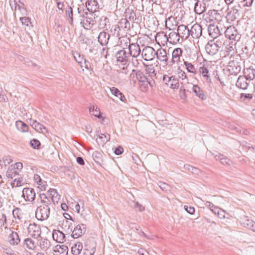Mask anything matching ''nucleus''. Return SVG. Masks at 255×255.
Wrapping results in <instances>:
<instances>
[{"label":"nucleus","mask_w":255,"mask_h":255,"mask_svg":"<svg viewBox=\"0 0 255 255\" xmlns=\"http://www.w3.org/2000/svg\"><path fill=\"white\" fill-rule=\"evenodd\" d=\"M135 75L142 91H147L149 87L152 89L155 87L154 80L151 77H149V76H147L146 75L144 74V72L138 70L135 73Z\"/></svg>","instance_id":"f257e3e1"},{"label":"nucleus","mask_w":255,"mask_h":255,"mask_svg":"<svg viewBox=\"0 0 255 255\" xmlns=\"http://www.w3.org/2000/svg\"><path fill=\"white\" fill-rule=\"evenodd\" d=\"M241 58L233 57V60H231L228 63L229 71L230 73L235 75L239 74L241 70Z\"/></svg>","instance_id":"f03ea898"},{"label":"nucleus","mask_w":255,"mask_h":255,"mask_svg":"<svg viewBox=\"0 0 255 255\" xmlns=\"http://www.w3.org/2000/svg\"><path fill=\"white\" fill-rule=\"evenodd\" d=\"M50 215L49 206H39L35 211V217L39 221L47 220Z\"/></svg>","instance_id":"7ed1b4c3"},{"label":"nucleus","mask_w":255,"mask_h":255,"mask_svg":"<svg viewBox=\"0 0 255 255\" xmlns=\"http://www.w3.org/2000/svg\"><path fill=\"white\" fill-rule=\"evenodd\" d=\"M117 61L123 65H128L130 60L129 53H127L124 49L118 50L115 54Z\"/></svg>","instance_id":"20e7f679"},{"label":"nucleus","mask_w":255,"mask_h":255,"mask_svg":"<svg viewBox=\"0 0 255 255\" xmlns=\"http://www.w3.org/2000/svg\"><path fill=\"white\" fill-rule=\"evenodd\" d=\"M225 35L227 38L235 41H239L241 36L236 28L234 26H230L226 29L225 31Z\"/></svg>","instance_id":"39448f33"},{"label":"nucleus","mask_w":255,"mask_h":255,"mask_svg":"<svg viewBox=\"0 0 255 255\" xmlns=\"http://www.w3.org/2000/svg\"><path fill=\"white\" fill-rule=\"evenodd\" d=\"M163 81L170 88L177 89L179 88V80L175 76H169L167 75L163 76Z\"/></svg>","instance_id":"423d86ee"},{"label":"nucleus","mask_w":255,"mask_h":255,"mask_svg":"<svg viewBox=\"0 0 255 255\" xmlns=\"http://www.w3.org/2000/svg\"><path fill=\"white\" fill-rule=\"evenodd\" d=\"M156 51L154 49L150 46L145 47L142 51L141 56L145 61L152 60L154 58Z\"/></svg>","instance_id":"0eeeda50"},{"label":"nucleus","mask_w":255,"mask_h":255,"mask_svg":"<svg viewBox=\"0 0 255 255\" xmlns=\"http://www.w3.org/2000/svg\"><path fill=\"white\" fill-rule=\"evenodd\" d=\"M219 45L214 40H210L205 46L206 52L210 55H215L219 50Z\"/></svg>","instance_id":"6e6552de"},{"label":"nucleus","mask_w":255,"mask_h":255,"mask_svg":"<svg viewBox=\"0 0 255 255\" xmlns=\"http://www.w3.org/2000/svg\"><path fill=\"white\" fill-rule=\"evenodd\" d=\"M22 197L26 201L33 202L35 199V192L34 189L31 188H24L22 190Z\"/></svg>","instance_id":"1a4fd4ad"},{"label":"nucleus","mask_w":255,"mask_h":255,"mask_svg":"<svg viewBox=\"0 0 255 255\" xmlns=\"http://www.w3.org/2000/svg\"><path fill=\"white\" fill-rule=\"evenodd\" d=\"M28 233L34 238L38 239L41 234V228L39 225L34 223L30 224L28 227Z\"/></svg>","instance_id":"9d476101"},{"label":"nucleus","mask_w":255,"mask_h":255,"mask_svg":"<svg viewBox=\"0 0 255 255\" xmlns=\"http://www.w3.org/2000/svg\"><path fill=\"white\" fill-rule=\"evenodd\" d=\"M128 49L129 54L132 58H137L141 53L140 46L137 43H131Z\"/></svg>","instance_id":"9b49d317"},{"label":"nucleus","mask_w":255,"mask_h":255,"mask_svg":"<svg viewBox=\"0 0 255 255\" xmlns=\"http://www.w3.org/2000/svg\"><path fill=\"white\" fill-rule=\"evenodd\" d=\"M86 231V226L82 224L76 226L71 234V237L74 239H77L84 234Z\"/></svg>","instance_id":"f8f14e48"},{"label":"nucleus","mask_w":255,"mask_h":255,"mask_svg":"<svg viewBox=\"0 0 255 255\" xmlns=\"http://www.w3.org/2000/svg\"><path fill=\"white\" fill-rule=\"evenodd\" d=\"M183 50L180 48H175L172 53V59L170 62L169 65L172 66V64L178 63L180 62V57L182 56Z\"/></svg>","instance_id":"ddd939ff"},{"label":"nucleus","mask_w":255,"mask_h":255,"mask_svg":"<svg viewBox=\"0 0 255 255\" xmlns=\"http://www.w3.org/2000/svg\"><path fill=\"white\" fill-rule=\"evenodd\" d=\"M202 28L201 25L196 23L194 24L190 29V35L194 39L199 38L202 35Z\"/></svg>","instance_id":"4468645a"},{"label":"nucleus","mask_w":255,"mask_h":255,"mask_svg":"<svg viewBox=\"0 0 255 255\" xmlns=\"http://www.w3.org/2000/svg\"><path fill=\"white\" fill-rule=\"evenodd\" d=\"M190 29L187 26L180 24L177 27V32L182 39H186L190 36Z\"/></svg>","instance_id":"2eb2a0df"},{"label":"nucleus","mask_w":255,"mask_h":255,"mask_svg":"<svg viewBox=\"0 0 255 255\" xmlns=\"http://www.w3.org/2000/svg\"><path fill=\"white\" fill-rule=\"evenodd\" d=\"M241 223L244 227L255 232V223L252 220L249 219L248 217L244 216L241 218Z\"/></svg>","instance_id":"dca6fc26"},{"label":"nucleus","mask_w":255,"mask_h":255,"mask_svg":"<svg viewBox=\"0 0 255 255\" xmlns=\"http://www.w3.org/2000/svg\"><path fill=\"white\" fill-rule=\"evenodd\" d=\"M110 38V34L103 31L100 32L98 37V41L102 46H104L108 44Z\"/></svg>","instance_id":"f3484780"},{"label":"nucleus","mask_w":255,"mask_h":255,"mask_svg":"<svg viewBox=\"0 0 255 255\" xmlns=\"http://www.w3.org/2000/svg\"><path fill=\"white\" fill-rule=\"evenodd\" d=\"M52 235L53 240L57 243H63L66 241L65 234L59 230H53Z\"/></svg>","instance_id":"a211bd4d"},{"label":"nucleus","mask_w":255,"mask_h":255,"mask_svg":"<svg viewBox=\"0 0 255 255\" xmlns=\"http://www.w3.org/2000/svg\"><path fill=\"white\" fill-rule=\"evenodd\" d=\"M209 35L214 39L217 38L220 35V30L217 25L211 24L208 27Z\"/></svg>","instance_id":"6ab92c4d"},{"label":"nucleus","mask_w":255,"mask_h":255,"mask_svg":"<svg viewBox=\"0 0 255 255\" xmlns=\"http://www.w3.org/2000/svg\"><path fill=\"white\" fill-rule=\"evenodd\" d=\"M30 125L36 131L42 133H46L48 132L47 128L41 124L37 122L35 120H30Z\"/></svg>","instance_id":"aec40b11"},{"label":"nucleus","mask_w":255,"mask_h":255,"mask_svg":"<svg viewBox=\"0 0 255 255\" xmlns=\"http://www.w3.org/2000/svg\"><path fill=\"white\" fill-rule=\"evenodd\" d=\"M87 10L91 13L96 12L99 7L98 2L96 0H88L86 2Z\"/></svg>","instance_id":"412c9836"},{"label":"nucleus","mask_w":255,"mask_h":255,"mask_svg":"<svg viewBox=\"0 0 255 255\" xmlns=\"http://www.w3.org/2000/svg\"><path fill=\"white\" fill-rule=\"evenodd\" d=\"M249 80L245 76H240L236 82V86L243 90H246L249 85Z\"/></svg>","instance_id":"4be33fe9"},{"label":"nucleus","mask_w":255,"mask_h":255,"mask_svg":"<svg viewBox=\"0 0 255 255\" xmlns=\"http://www.w3.org/2000/svg\"><path fill=\"white\" fill-rule=\"evenodd\" d=\"M54 255H67L68 253V247L64 245H56L53 250Z\"/></svg>","instance_id":"5701e85b"},{"label":"nucleus","mask_w":255,"mask_h":255,"mask_svg":"<svg viewBox=\"0 0 255 255\" xmlns=\"http://www.w3.org/2000/svg\"><path fill=\"white\" fill-rule=\"evenodd\" d=\"M165 36L166 37L167 41L172 44H177L179 42L180 37L178 32L172 31L169 33L168 36L166 34H165Z\"/></svg>","instance_id":"b1692460"},{"label":"nucleus","mask_w":255,"mask_h":255,"mask_svg":"<svg viewBox=\"0 0 255 255\" xmlns=\"http://www.w3.org/2000/svg\"><path fill=\"white\" fill-rule=\"evenodd\" d=\"M157 59L160 61L164 62L166 65L170 64V62H168V58L167 56V53L165 50L163 49H158L156 51V54Z\"/></svg>","instance_id":"393cba45"},{"label":"nucleus","mask_w":255,"mask_h":255,"mask_svg":"<svg viewBox=\"0 0 255 255\" xmlns=\"http://www.w3.org/2000/svg\"><path fill=\"white\" fill-rule=\"evenodd\" d=\"M144 65L145 67V72H144V74L149 76V77H151L152 79L156 78L157 73L155 70L154 66L152 64L147 65L144 64Z\"/></svg>","instance_id":"a878e982"},{"label":"nucleus","mask_w":255,"mask_h":255,"mask_svg":"<svg viewBox=\"0 0 255 255\" xmlns=\"http://www.w3.org/2000/svg\"><path fill=\"white\" fill-rule=\"evenodd\" d=\"M193 92L195 93L201 100L204 101L206 99L207 97L204 94V91L199 87L198 85H193L192 87Z\"/></svg>","instance_id":"bb28decb"},{"label":"nucleus","mask_w":255,"mask_h":255,"mask_svg":"<svg viewBox=\"0 0 255 255\" xmlns=\"http://www.w3.org/2000/svg\"><path fill=\"white\" fill-rule=\"evenodd\" d=\"M8 240L11 245H17L20 242V239L18 234L16 232L12 231L8 236Z\"/></svg>","instance_id":"cd10ccee"},{"label":"nucleus","mask_w":255,"mask_h":255,"mask_svg":"<svg viewBox=\"0 0 255 255\" xmlns=\"http://www.w3.org/2000/svg\"><path fill=\"white\" fill-rule=\"evenodd\" d=\"M110 91L113 96L119 98L122 102L126 101L124 95L117 88L115 87L110 88Z\"/></svg>","instance_id":"c85d7f7f"},{"label":"nucleus","mask_w":255,"mask_h":255,"mask_svg":"<svg viewBox=\"0 0 255 255\" xmlns=\"http://www.w3.org/2000/svg\"><path fill=\"white\" fill-rule=\"evenodd\" d=\"M233 47L232 46H225L224 49H222L220 51V57L225 58L227 56H230V58L232 57Z\"/></svg>","instance_id":"c756f323"},{"label":"nucleus","mask_w":255,"mask_h":255,"mask_svg":"<svg viewBox=\"0 0 255 255\" xmlns=\"http://www.w3.org/2000/svg\"><path fill=\"white\" fill-rule=\"evenodd\" d=\"M83 245L80 242L74 244L71 247V253L73 255H79L82 253Z\"/></svg>","instance_id":"7c9ffc66"},{"label":"nucleus","mask_w":255,"mask_h":255,"mask_svg":"<svg viewBox=\"0 0 255 255\" xmlns=\"http://www.w3.org/2000/svg\"><path fill=\"white\" fill-rule=\"evenodd\" d=\"M244 76L250 81L255 77V70L253 68H249L244 70Z\"/></svg>","instance_id":"2f4dec72"},{"label":"nucleus","mask_w":255,"mask_h":255,"mask_svg":"<svg viewBox=\"0 0 255 255\" xmlns=\"http://www.w3.org/2000/svg\"><path fill=\"white\" fill-rule=\"evenodd\" d=\"M119 39L120 40V44L122 47V49L125 50L127 48H128L130 45H131V43H130V38H128L127 37H122L121 38H119Z\"/></svg>","instance_id":"473e14b6"},{"label":"nucleus","mask_w":255,"mask_h":255,"mask_svg":"<svg viewBox=\"0 0 255 255\" xmlns=\"http://www.w3.org/2000/svg\"><path fill=\"white\" fill-rule=\"evenodd\" d=\"M40 248L44 251H46L50 246V242L47 239L41 238L38 241Z\"/></svg>","instance_id":"72a5a7b5"},{"label":"nucleus","mask_w":255,"mask_h":255,"mask_svg":"<svg viewBox=\"0 0 255 255\" xmlns=\"http://www.w3.org/2000/svg\"><path fill=\"white\" fill-rule=\"evenodd\" d=\"M18 171L15 170L14 166H10L6 171V175L7 178L12 179L17 175H18Z\"/></svg>","instance_id":"f704fd0d"},{"label":"nucleus","mask_w":255,"mask_h":255,"mask_svg":"<svg viewBox=\"0 0 255 255\" xmlns=\"http://www.w3.org/2000/svg\"><path fill=\"white\" fill-rule=\"evenodd\" d=\"M15 126L17 129L22 132H26L28 129V126L21 121H17L15 123Z\"/></svg>","instance_id":"c9c22d12"},{"label":"nucleus","mask_w":255,"mask_h":255,"mask_svg":"<svg viewBox=\"0 0 255 255\" xmlns=\"http://www.w3.org/2000/svg\"><path fill=\"white\" fill-rule=\"evenodd\" d=\"M241 9V6L240 3L237 2L233 6L231 7V10L229 13H232L234 18H236L237 16H239V11Z\"/></svg>","instance_id":"e433bc0d"},{"label":"nucleus","mask_w":255,"mask_h":255,"mask_svg":"<svg viewBox=\"0 0 255 255\" xmlns=\"http://www.w3.org/2000/svg\"><path fill=\"white\" fill-rule=\"evenodd\" d=\"M206 9L205 5H202L201 3H199V1H196L194 5V11L197 14H201L203 13Z\"/></svg>","instance_id":"4c0bfd02"},{"label":"nucleus","mask_w":255,"mask_h":255,"mask_svg":"<svg viewBox=\"0 0 255 255\" xmlns=\"http://www.w3.org/2000/svg\"><path fill=\"white\" fill-rule=\"evenodd\" d=\"M39 196L40 203L42 204L41 206H49L51 204L50 198H48L45 194H40Z\"/></svg>","instance_id":"58836bf2"},{"label":"nucleus","mask_w":255,"mask_h":255,"mask_svg":"<svg viewBox=\"0 0 255 255\" xmlns=\"http://www.w3.org/2000/svg\"><path fill=\"white\" fill-rule=\"evenodd\" d=\"M118 24L121 28L125 29L128 30H129L130 28V24L127 18H122Z\"/></svg>","instance_id":"ea45409f"},{"label":"nucleus","mask_w":255,"mask_h":255,"mask_svg":"<svg viewBox=\"0 0 255 255\" xmlns=\"http://www.w3.org/2000/svg\"><path fill=\"white\" fill-rule=\"evenodd\" d=\"M95 251L96 249L95 246H93L91 249H89L88 245L86 244L81 254L83 255H94Z\"/></svg>","instance_id":"a19ab883"},{"label":"nucleus","mask_w":255,"mask_h":255,"mask_svg":"<svg viewBox=\"0 0 255 255\" xmlns=\"http://www.w3.org/2000/svg\"><path fill=\"white\" fill-rule=\"evenodd\" d=\"M110 135L109 134H107L105 135L103 133H101V135H99V140L97 139V142H100V144L104 145L108 141L110 140Z\"/></svg>","instance_id":"79ce46f5"},{"label":"nucleus","mask_w":255,"mask_h":255,"mask_svg":"<svg viewBox=\"0 0 255 255\" xmlns=\"http://www.w3.org/2000/svg\"><path fill=\"white\" fill-rule=\"evenodd\" d=\"M184 168L196 175H199L201 173V170L200 169L189 164H185L184 165Z\"/></svg>","instance_id":"37998d69"},{"label":"nucleus","mask_w":255,"mask_h":255,"mask_svg":"<svg viewBox=\"0 0 255 255\" xmlns=\"http://www.w3.org/2000/svg\"><path fill=\"white\" fill-rule=\"evenodd\" d=\"M24 245L30 250H34L36 247L35 242L30 238H26L24 240Z\"/></svg>","instance_id":"c03bdc74"},{"label":"nucleus","mask_w":255,"mask_h":255,"mask_svg":"<svg viewBox=\"0 0 255 255\" xmlns=\"http://www.w3.org/2000/svg\"><path fill=\"white\" fill-rule=\"evenodd\" d=\"M109 19L105 16H102L99 20V27L100 28H107V23H109Z\"/></svg>","instance_id":"a18cd8bd"},{"label":"nucleus","mask_w":255,"mask_h":255,"mask_svg":"<svg viewBox=\"0 0 255 255\" xmlns=\"http://www.w3.org/2000/svg\"><path fill=\"white\" fill-rule=\"evenodd\" d=\"M92 157L96 163L101 165L102 161V155L100 152L97 151H94L92 154Z\"/></svg>","instance_id":"49530a36"},{"label":"nucleus","mask_w":255,"mask_h":255,"mask_svg":"<svg viewBox=\"0 0 255 255\" xmlns=\"http://www.w3.org/2000/svg\"><path fill=\"white\" fill-rule=\"evenodd\" d=\"M25 181H23L22 178H15L11 183V186L12 188L22 186L24 184Z\"/></svg>","instance_id":"de8ad7c7"},{"label":"nucleus","mask_w":255,"mask_h":255,"mask_svg":"<svg viewBox=\"0 0 255 255\" xmlns=\"http://www.w3.org/2000/svg\"><path fill=\"white\" fill-rule=\"evenodd\" d=\"M183 61H184V65L186 66V68L187 70H188V71L189 72L196 74L197 73V71L195 70L194 66L191 63H189L187 61H185L184 60H183Z\"/></svg>","instance_id":"09e8293b"},{"label":"nucleus","mask_w":255,"mask_h":255,"mask_svg":"<svg viewBox=\"0 0 255 255\" xmlns=\"http://www.w3.org/2000/svg\"><path fill=\"white\" fill-rule=\"evenodd\" d=\"M66 15L68 16L70 19V24L72 25L73 21V13L72 8L71 6L68 5L66 7Z\"/></svg>","instance_id":"8fccbe9b"},{"label":"nucleus","mask_w":255,"mask_h":255,"mask_svg":"<svg viewBox=\"0 0 255 255\" xmlns=\"http://www.w3.org/2000/svg\"><path fill=\"white\" fill-rule=\"evenodd\" d=\"M31 146L34 148L38 149L40 148L41 145L40 142L37 139L33 138L30 141Z\"/></svg>","instance_id":"3c124183"},{"label":"nucleus","mask_w":255,"mask_h":255,"mask_svg":"<svg viewBox=\"0 0 255 255\" xmlns=\"http://www.w3.org/2000/svg\"><path fill=\"white\" fill-rule=\"evenodd\" d=\"M240 99H242L243 102H247L253 99V95L252 94L241 93Z\"/></svg>","instance_id":"603ef678"},{"label":"nucleus","mask_w":255,"mask_h":255,"mask_svg":"<svg viewBox=\"0 0 255 255\" xmlns=\"http://www.w3.org/2000/svg\"><path fill=\"white\" fill-rule=\"evenodd\" d=\"M21 22L22 24L25 25L27 26H31L33 27V25L32 24L31 19L28 17H22L20 18Z\"/></svg>","instance_id":"864d4df0"},{"label":"nucleus","mask_w":255,"mask_h":255,"mask_svg":"<svg viewBox=\"0 0 255 255\" xmlns=\"http://www.w3.org/2000/svg\"><path fill=\"white\" fill-rule=\"evenodd\" d=\"M114 28V30L111 29V31L113 32L114 35H115L116 37H119L121 35L120 31L121 29V27L119 25V24H116L112 27V28Z\"/></svg>","instance_id":"5fc2aeb1"},{"label":"nucleus","mask_w":255,"mask_h":255,"mask_svg":"<svg viewBox=\"0 0 255 255\" xmlns=\"http://www.w3.org/2000/svg\"><path fill=\"white\" fill-rule=\"evenodd\" d=\"M242 52L241 54L242 55V57L246 58L250 57L251 55V51H250L247 46H245L244 47L242 48Z\"/></svg>","instance_id":"6e6d98bb"},{"label":"nucleus","mask_w":255,"mask_h":255,"mask_svg":"<svg viewBox=\"0 0 255 255\" xmlns=\"http://www.w3.org/2000/svg\"><path fill=\"white\" fill-rule=\"evenodd\" d=\"M83 23L91 28L94 24V20L92 18H90L88 17H86L83 20Z\"/></svg>","instance_id":"4d7b16f0"},{"label":"nucleus","mask_w":255,"mask_h":255,"mask_svg":"<svg viewBox=\"0 0 255 255\" xmlns=\"http://www.w3.org/2000/svg\"><path fill=\"white\" fill-rule=\"evenodd\" d=\"M125 14L126 17L125 18H127L128 20H133L134 17L135 16V14L133 10H130L129 11H127V10Z\"/></svg>","instance_id":"13d9d810"},{"label":"nucleus","mask_w":255,"mask_h":255,"mask_svg":"<svg viewBox=\"0 0 255 255\" xmlns=\"http://www.w3.org/2000/svg\"><path fill=\"white\" fill-rule=\"evenodd\" d=\"M6 222V217L5 214L0 211V228Z\"/></svg>","instance_id":"bf43d9fd"},{"label":"nucleus","mask_w":255,"mask_h":255,"mask_svg":"<svg viewBox=\"0 0 255 255\" xmlns=\"http://www.w3.org/2000/svg\"><path fill=\"white\" fill-rule=\"evenodd\" d=\"M199 72L202 74L204 77H207V75H208L209 70L206 67L202 66L200 67Z\"/></svg>","instance_id":"052dcab7"},{"label":"nucleus","mask_w":255,"mask_h":255,"mask_svg":"<svg viewBox=\"0 0 255 255\" xmlns=\"http://www.w3.org/2000/svg\"><path fill=\"white\" fill-rule=\"evenodd\" d=\"M184 208L187 213L191 215H193L195 213V208L192 206L184 205Z\"/></svg>","instance_id":"680f3d73"},{"label":"nucleus","mask_w":255,"mask_h":255,"mask_svg":"<svg viewBox=\"0 0 255 255\" xmlns=\"http://www.w3.org/2000/svg\"><path fill=\"white\" fill-rule=\"evenodd\" d=\"M49 198L51 200V202H53V203L55 204V202L58 203V200L60 199V195H59L58 193L57 192V195L53 194Z\"/></svg>","instance_id":"e2e57ef3"},{"label":"nucleus","mask_w":255,"mask_h":255,"mask_svg":"<svg viewBox=\"0 0 255 255\" xmlns=\"http://www.w3.org/2000/svg\"><path fill=\"white\" fill-rule=\"evenodd\" d=\"M254 0H243L241 3L244 6L250 7L253 3Z\"/></svg>","instance_id":"0e129e2a"},{"label":"nucleus","mask_w":255,"mask_h":255,"mask_svg":"<svg viewBox=\"0 0 255 255\" xmlns=\"http://www.w3.org/2000/svg\"><path fill=\"white\" fill-rule=\"evenodd\" d=\"M93 115L99 119L104 120L102 116V113L99 110H98L97 107H96L95 113H93Z\"/></svg>","instance_id":"69168bd1"},{"label":"nucleus","mask_w":255,"mask_h":255,"mask_svg":"<svg viewBox=\"0 0 255 255\" xmlns=\"http://www.w3.org/2000/svg\"><path fill=\"white\" fill-rule=\"evenodd\" d=\"M124 152V149L122 146L119 145L115 149L114 153L117 155H120L122 154Z\"/></svg>","instance_id":"338daca9"},{"label":"nucleus","mask_w":255,"mask_h":255,"mask_svg":"<svg viewBox=\"0 0 255 255\" xmlns=\"http://www.w3.org/2000/svg\"><path fill=\"white\" fill-rule=\"evenodd\" d=\"M237 130L240 134H244V135H249L250 134V132L246 129L243 128L241 127H238L237 128Z\"/></svg>","instance_id":"774afa93"}]
</instances>
